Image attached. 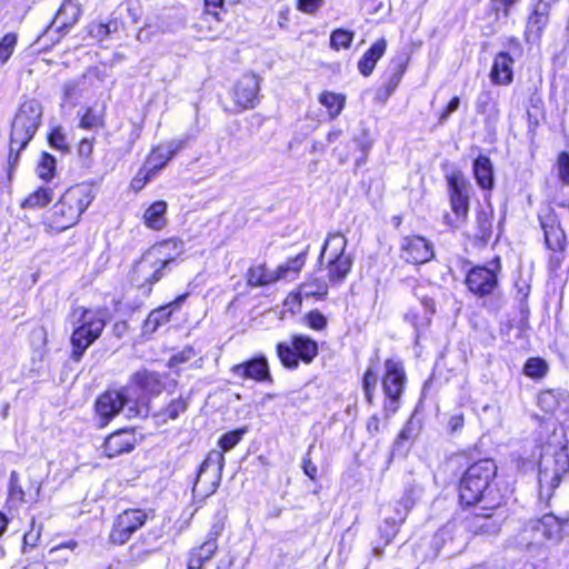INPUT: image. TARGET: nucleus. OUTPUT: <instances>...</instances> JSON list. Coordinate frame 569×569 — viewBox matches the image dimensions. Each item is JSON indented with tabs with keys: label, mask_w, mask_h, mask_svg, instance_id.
I'll use <instances>...</instances> for the list:
<instances>
[{
	"label": "nucleus",
	"mask_w": 569,
	"mask_h": 569,
	"mask_svg": "<svg viewBox=\"0 0 569 569\" xmlns=\"http://www.w3.org/2000/svg\"><path fill=\"white\" fill-rule=\"evenodd\" d=\"M93 199V189L89 184H76L68 188L52 207L47 218L48 228L56 232H62L73 227Z\"/></svg>",
	"instance_id": "obj_1"
},
{
	"label": "nucleus",
	"mask_w": 569,
	"mask_h": 569,
	"mask_svg": "<svg viewBox=\"0 0 569 569\" xmlns=\"http://www.w3.org/2000/svg\"><path fill=\"white\" fill-rule=\"evenodd\" d=\"M42 119V106L36 99L21 103L12 122L9 163L18 161L19 152L23 150L36 134Z\"/></svg>",
	"instance_id": "obj_2"
},
{
	"label": "nucleus",
	"mask_w": 569,
	"mask_h": 569,
	"mask_svg": "<svg viewBox=\"0 0 569 569\" xmlns=\"http://www.w3.org/2000/svg\"><path fill=\"white\" fill-rule=\"evenodd\" d=\"M496 475L497 466L491 459H482L469 466L459 482L460 501L471 506L487 500Z\"/></svg>",
	"instance_id": "obj_3"
},
{
	"label": "nucleus",
	"mask_w": 569,
	"mask_h": 569,
	"mask_svg": "<svg viewBox=\"0 0 569 569\" xmlns=\"http://www.w3.org/2000/svg\"><path fill=\"white\" fill-rule=\"evenodd\" d=\"M68 320L74 327L71 335V359L78 362L87 348L100 337L106 322L99 312L83 307H74Z\"/></svg>",
	"instance_id": "obj_4"
},
{
	"label": "nucleus",
	"mask_w": 569,
	"mask_h": 569,
	"mask_svg": "<svg viewBox=\"0 0 569 569\" xmlns=\"http://www.w3.org/2000/svg\"><path fill=\"white\" fill-rule=\"evenodd\" d=\"M139 399L134 397L132 386H128L122 390H108L102 393L96 401V413L100 425L106 426L109 421L126 411L128 417L137 416Z\"/></svg>",
	"instance_id": "obj_5"
},
{
	"label": "nucleus",
	"mask_w": 569,
	"mask_h": 569,
	"mask_svg": "<svg viewBox=\"0 0 569 569\" xmlns=\"http://www.w3.org/2000/svg\"><path fill=\"white\" fill-rule=\"evenodd\" d=\"M569 471V453L566 447L546 448L539 461L538 481L541 495L549 497L559 486L561 477Z\"/></svg>",
	"instance_id": "obj_6"
},
{
	"label": "nucleus",
	"mask_w": 569,
	"mask_h": 569,
	"mask_svg": "<svg viewBox=\"0 0 569 569\" xmlns=\"http://www.w3.org/2000/svg\"><path fill=\"white\" fill-rule=\"evenodd\" d=\"M347 239L341 233H329L322 246L319 261L321 262L326 254L329 256L327 264L328 279L330 282H341L350 272L353 260L346 253Z\"/></svg>",
	"instance_id": "obj_7"
},
{
	"label": "nucleus",
	"mask_w": 569,
	"mask_h": 569,
	"mask_svg": "<svg viewBox=\"0 0 569 569\" xmlns=\"http://www.w3.org/2000/svg\"><path fill=\"white\" fill-rule=\"evenodd\" d=\"M170 271L168 258L157 248H149L136 263L133 277L141 288L151 292L153 284L159 282Z\"/></svg>",
	"instance_id": "obj_8"
},
{
	"label": "nucleus",
	"mask_w": 569,
	"mask_h": 569,
	"mask_svg": "<svg viewBox=\"0 0 569 569\" xmlns=\"http://www.w3.org/2000/svg\"><path fill=\"white\" fill-rule=\"evenodd\" d=\"M406 381L407 377L402 362L393 359L386 360L382 388L386 396L385 410L387 416L398 410Z\"/></svg>",
	"instance_id": "obj_9"
},
{
	"label": "nucleus",
	"mask_w": 569,
	"mask_h": 569,
	"mask_svg": "<svg viewBox=\"0 0 569 569\" xmlns=\"http://www.w3.org/2000/svg\"><path fill=\"white\" fill-rule=\"evenodd\" d=\"M501 271L500 258L496 257L485 266L471 268L466 276L468 289L482 298L490 296L498 288V274Z\"/></svg>",
	"instance_id": "obj_10"
},
{
	"label": "nucleus",
	"mask_w": 569,
	"mask_h": 569,
	"mask_svg": "<svg viewBox=\"0 0 569 569\" xmlns=\"http://www.w3.org/2000/svg\"><path fill=\"white\" fill-rule=\"evenodd\" d=\"M561 539L562 521L552 513H547L525 527L520 542L526 543L527 548L530 549L542 543L543 540L559 542Z\"/></svg>",
	"instance_id": "obj_11"
},
{
	"label": "nucleus",
	"mask_w": 569,
	"mask_h": 569,
	"mask_svg": "<svg viewBox=\"0 0 569 569\" xmlns=\"http://www.w3.org/2000/svg\"><path fill=\"white\" fill-rule=\"evenodd\" d=\"M277 353L281 363L290 369L298 366V359L309 363L318 355V345L308 336H292L291 342H280L277 346Z\"/></svg>",
	"instance_id": "obj_12"
},
{
	"label": "nucleus",
	"mask_w": 569,
	"mask_h": 569,
	"mask_svg": "<svg viewBox=\"0 0 569 569\" xmlns=\"http://www.w3.org/2000/svg\"><path fill=\"white\" fill-rule=\"evenodd\" d=\"M307 252H301L286 263L278 266L274 271H270L264 264L252 267L248 270L247 281L249 286L262 287L271 284L280 279L288 278L290 273L297 274L306 262Z\"/></svg>",
	"instance_id": "obj_13"
},
{
	"label": "nucleus",
	"mask_w": 569,
	"mask_h": 569,
	"mask_svg": "<svg viewBox=\"0 0 569 569\" xmlns=\"http://www.w3.org/2000/svg\"><path fill=\"white\" fill-rule=\"evenodd\" d=\"M153 511H144L142 509H127L117 516L112 529L110 531V541L116 545L126 543L131 536L140 529Z\"/></svg>",
	"instance_id": "obj_14"
},
{
	"label": "nucleus",
	"mask_w": 569,
	"mask_h": 569,
	"mask_svg": "<svg viewBox=\"0 0 569 569\" xmlns=\"http://www.w3.org/2000/svg\"><path fill=\"white\" fill-rule=\"evenodd\" d=\"M451 210L456 214L453 227L458 228L467 219L469 211V182L461 174L448 177Z\"/></svg>",
	"instance_id": "obj_15"
},
{
	"label": "nucleus",
	"mask_w": 569,
	"mask_h": 569,
	"mask_svg": "<svg viewBox=\"0 0 569 569\" xmlns=\"http://www.w3.org/2000/svg\"><path fill=\"white\" fill-rule=\"evenodd\" d=\"M400 249L401 258L406 262L413 264L428 262L433 257L431 242L420 236L405 237Z\"/></svg>",
	"instance_id": "obj_16"
},
{
	"label": "nucleus",
	"mask_w": 569,
	"mask_h": 569,
	"mask_svg": "<svg viewBox=\"0 0 569 569\" xmlns=\"http://www.w3.org/2000/svg\"><path fill=\"white\" fill-rule=\"evenodd\" d=\"M503 519V515L498 512H476L466 519V528L475 535L496 536L501 529Z\"/></svg>",
	"instance_id": "obj_17"
},
{
	"label": "nucleus",
	"mask_w": 569,
	"mask_h": 569,
	"mask_svg": "<svg viewBox=\"0 0 569 569\" xmlns=\"http://www.w3.org/2000/svg\"><path fill=\"white\" fill-rule=\"evenodd\" d=\"M224 466V456L223 451L220 450H211L202 465L200 466L198 479L194 483L193 492L198 490L201 478L208 472L211 471V483L210 489L206 492V496L212 495L220 485L222 470Z\"/></svg>",
	"instance_id": "obj_18"
},
{
	"label": "nucleus",
	"mask_w": 569,
	"mask_h": 569,
	"mask_svg": "<svg viewBox=\"0 0 569 569\" xmlns=\"http://www.w3.org/2000/svg\"><path fill=\"white\" fill-rule=\"evenodd\" d=\"M231 373L237 378L257 382L272 381L268 361L263 356L232 366Z\"/></svg>",
	"instance_id": "obj_19"
},
{
	"label": "nucleus",
	"mask_w": 569,
	"mask_h": 569,
	"mask_svg": "<svg viewBox=\"0 0 569 569\" xmlns=\"http://www.w3.org/2000/svg\"><path fill=\"white\" fill-rule=\"evenodd\" d=\"M259 86L260 81L256 74H244L234 87L233 98L236 104L242 109L254 108L259 101Z\"/></svg>",
	"instance_id": "obj_20"
},
{
	"label": "nucleus",
	"mask_w": 569,
	"mask_h": 569,
	"mask_svg": "<svg viewBox=\"0 0 569 569\" xmlns=\"http://www.w3.org/2000/svg\"><path fill=\"white\" fill-rule=\"evenodd\" d=\"M476 111L483 117L485 126L495 129L500 119L498 100L491 91H481L476 100Z\"/></svg>",
	"instance_id": "obj_21"
},
{
	"label": "nucleus",
	"mask_w": 569,
	"mask_h": 569,
	"mask_svg": "<svg viewBox=\"0 0 569 569\" xmlns=\"http://www.w3.org/2000/svg\"><path fill=\"white\" fill-rule=\"evenodd\" d=\"M134 435L128 430H119L106 438L102 452L108 458L130 452L134 448Z\"/></svg>",
	"instance_id": "obj_22"
},
{
	"label": "nucleus",
	"mask_w": 569,
	"mask_h": 569,
	"mask_svg": "<svg viewBox=\"0 0 569 569\" xmlns=\"http://www.w3.org/2000/svg\"><path fill=\"white\" fill-rule=\"evenodd\" d=\"M538 406L550 415L566 413L569 411V393L565 390H545L538 396Z\"/></svg>",
	"instance_id": "obj_23"
},
{
	"label": "nucleus",
	"mask_w": 569,
	"mask_h": 569,
	"mask_svg": "<svg viewBox=\"0 0 569 569\" xmlns=\"http://www.w3.org/2000/svg\"><path fill=\"white\" fill-rule=\"evenodd\" d=\"M184 146L182 140L171 141L167 147H157L152 149L147 158L144 166L154 176L167 162L174 157Z\"/></svg>",
	"instance_id": "obj_24"
},
{
	"label": "nucleus",
	"mask_w": 569,
	"mask_h": 569,
	"mask_svg": "<svg viewBox=\"0 0 569 569\" xmlns=\"http://www.w3.org/2000/svg\"><path fill=\"white\" fill-rule=\"evenodd\" d=\"M220 532L221 526L213 525L209 532V538L202 545L190 550L189 559L191 560V563L203 566L216 555L218 550L217 537L220 535Z\"/></svg>",
	"instance_id": "obj_25"
},
{
	"label": "nucleus",
	"mask_w": 569,
	"mask_h": 569,
	"mask_svg": "<svg viewBox=\"0 0 569 569\" xmlns=\"http://www.w3.org/2000/svg\"><path fill=\"white\" fill-rule=\"evenodd\" d=\"M187 293L180 295L178 298H176L172 302L159 307L154 310H152L148 318L144 320L143 323V330L144 332L152 333L154 332L160 326L167 323L172 315V308L180 307L184 300L187 299Z\"/></svg>",
	"instance_id": "obj_26"
},
{
	"label": "nucleus",
	"mask_w": 569,
	"mask_h": 569,
	"mask_svg": "<svg viewBox=\"0 0 569 569\" xmlns=\"http://www.w3.org/2000/svg\"><path fill=\"white\" fill-rule=\"evenodd\" d=\"M418 433L419 427L412 418L409 419L393 441L391 457H405Z\"/></svg>",
	"instance_id": "obj_27"
},
{
	"label": "nucleus",
	"mask_w": 569,
	"mask_h": 569,
	"mask_svg": "<svg viewBox=\"0 0 569 569\" xmlns=\"http://www.w3.org/2000/svg\"><path fill=\"white\" fill-rule=\"evenodd\" d=\"M513 59L508 52H500L493 60L490 71L491 81L496 84H509L512 81Z\"/></svg>",
	"instance_id": "obj_28"
},
{
	"label": "nucleus",
	"mask_w": 569,
	"mask_h": 569,
	"mask_svg": "<svg viewBox=\"0 0 569 569\" xmlns=\"http://www.w3.org/2000/svg\"><path fill=\"white\" fill-rule=\"evenodd\" d=\"M81 14L80 3L76 0H64L57 12L53 23L58 30H64L77 23Z\"/></svg>",
	"instance_id": "obj_29"
},
{
	"label": "nucleus",
	"mask_w": 569,
	"mask_h": 569,
	"mask_svg": "<svg viewBox=\"0 0 569 569\" xmlns=\"http://www.w3.org/2000/svg\"><path fill=\"white\" fill-rule=\"evenodd\" d=\"M387 48L385 39L376 41L361 57L358 62L359 72L368 77L372 73L377 61L383 56Z\"/></svg>",
	"instance_id": "obj_30"
},
{
	"label": "nucleus",
	"mask_w": 569,
	"mask_h": 569,
	"mask_svg": "<svg viewBox=\"0 0 569 569\" xmlns=\"http://www.w3.org/2000/svg\"><path fill=\"white\" fill-rule=\"evenodd\" d=\"M131 386L133 387L134 391L136 388H139L152 396L159 395L163 389V383L160 376L157 372L147 370L137 372L133 377V382ZM134 397L138 399L136 395Z\"/></svg>",
	"instance_id": "obj_31"
},
{
	"label": "nucleus",
	"mask_w": 569,
	"mask_h": 569,
	"mask_svg": "<svg viewBox=\"0 0 569 569\" xmlns=\"http://www.w3.org/2000/svg\"><path fill=\"white\" fill-rule=\"evenodd\" d=\"M473 174L481 189L490 190L493 187V170L491 160L486 156H479L473 162Z\"/></svg>",
	"instance_id": "obj_32"
},
{
	"label": "nucleus",
	"mask_w": 569,
	"mask_h": 569,
	"mask_svg": "<svg viewBox=\"0 0 569 569\" xmlns=\"http://www.w3.org/2000/svg\"><path fill=\"white\" fill-rule=\"evenodd\" d=\"M167 202L158 200L153 202L143 214L144 224L153 230H161L167 224Z\"/></svg>",
	"instance_id": "obj_33"
},
{
	"label": "nucleus",
	"mask_w": 569,
	"mask_h": 569,
	"mask_svg": "<svg viewBox=\"0 0 569 569\" xmlns=\"http://www.w3.org/2000/svg\"><path fill=\"white\" fill-rule=\"evenodd\" d=\"M53 190L49 186L39 187L31 192L21 203L22 208H41L53 199Z\"/></svg>",
	"instance_id": "obj_34"
},
{
	"label": "nucleus",
	"mask_w": 569,
	"mask_h": 569,
	"mask_svg": "<svg viewBox=\"0 0 569 569\" xmlns=\"http://www.w3.org/2000/svg\"><path fill=\"white\" fill-rule=\"evenodd\" d=\"M545 231V242L548 249L552 251H562L565 249L566 236L559 226L542 223Z\"/></svg>",
	"instance_id": "obj_35"
},
{
	"label": "nucleus",
	"mask_w": 569,
	"mask_h": 569,
	"mask_svg": "<svg viewBox=\"0 0 569 569\" xmlns=\"http://www.w3.org/2000/svg\"><path fill=\"white\" fill-rule=\"evenodd\" d=\"M151 248H157L168 258V263L171 266L177 257L183 253L184 243L178 238H170L153 244Z\"/></svg>",
	"instance_id": "obj_36"
},
{
	"label": "nucleus",
	"mask_w": 569,
	"mask_h": 569,
	"mask_svg": "<svg viewBox=\"0 0 569 569\" xmlns=\"http://www.w3.org/2000/svg\"><path fill=\"white\" fill-rule=\"evenodd\" d=\"M492 219L493 211L489 208H481L477 212L476 224L478 229V237L482 241H488L492 234Z\"/></svg>",
	"instance_id": "obj_37"
},
{
	"label": "nucleus",
	"mask_w": 569,
	"mask_h": 569,
	"mask_svg": "<svg viewBox=\"0 0 569 569\" xmlns=\"http://www.w3.org/2000/svg\"><path fill=\"white\" fill-rule=\"evenodd\" d=\"M319 102L325 106L331 119L338 117L345 107V97L335 92H322Z\"/></svg>",
	"instance_id": "obj_38"
},
{
	"label": "nucleus",
	"mask_w": 569,
	"mask_h": 569,
	"mask_svg": "<svg viewBox=\"0 0 569 569\" xmlns=\"http://www.w3.org/2000/svg\"><path fill=\"white\" fill-rule=\"evenodd\" d=\"M187 401L182 398L173 399L170 403L161 409L157 415L159 422L166 423L168 420L177 419L180 413L187 410Z\"/></svg>",
	"instance_id": "obj_39"
},
{
	"label": "nucleus",
	"mask_w": 569,
	"mask_h": 569,
	"mask_svg": "<svg viewBox=\"0 0 569 569\" xmlns=\"http://www.w3.org/2000/svg\"><path fill=\"white\" fill-rule=\"evenodd\" d=\"M409 508V499L407 498L403 503V511L401 512L397 510V518H387L385 520L386 527L381 528V532L387 538L388 541H390V539H392L396 536L398 527L405 520Z\"/></svg>",
	"instance_id": "obj_40"
},
{
	"label": "nucleus",
	"mask_w": 569,
	"mask_h": 569,
	"mask_svg": "<svg viewBox=\"0 0 569 569\" xmlns=\"http://www.w3.org/2000/svg\"><path fill=\"white\" fill-rule=\"evenodd\" d=\"M300 290L306 297L323 298L328 293V284L322 279H312L305 282Z\"/></svg>",
	"instance_id": "obj_41"
},
{
	"label": "nucleus",
	"mask_w": 569,
	"mask_h": 569,
	"mask_svg": "<svg viewBox=\"0 0 569 569\" xmlns=\"http://www.w3.org/2000/svg\"><path fill=\"white\" fill-rule=\"evenodd\" d=\"M548 371L547 362L541 358H530L523 367V373L527 377L539 379L542 378Z\"/></svg>",
	"instance_id": "obj_42"
},
{
	"label": "nucleus",
	"mask_w": 569,
	"mask_h": 569,
	"mask_svg": "<svg viewBox=\"0 0 569 569\" xmlns=\"http://www.w3.org/2000/svg\"><path fill=\"white\" fill-rule=\"evenodd\" d=\"M353 36L355 34L351 31L345 29H336L331 33L330 46L335 50H340L341 48L347 49L351 46Z\"/></svg>",
	"instance_id": "obj_43"
},
{
	"label": "nucleus",
	"mask_w": 569,
	"mask_h": 569,
	"mask_svg": "<svg viewBox=\"0 0 569 569\" xmlns=\"http://www.w3.org/2000/svg\"><path fill=\"white\" fill-rule=\"evenodd\" d=\"M18 42L16 33L9 32L0 40V66H3L12 56Z\"/></svg>",
	"instance_id": "obj_44"
},
{
	"label": "nucleus",
	"mask_w": 569,
	"mask_h": 569,
	"mask_svg": "<svg viewBox=\"0 0 569 569\" xmlns=\"http://www.w3.org/2000/svg\"><path fill=\"white\" fill-rule=\"evenodd\" d=\"M548 19L549 18L543 16L541 12H532L527 23V37L535 34L537 38H539L548 23Z\"/></svg>",
	"instance_id": "obj_45"
},
{
	"label": "nucleus",
	"mask_w": 569,
	"mask_h": 569,
	"mask_svg": "<svg viewBox=\"0 0 569 569\" xmlns=\"http://www.w3.org/2000/svg\"><path fill=\"white\" fill-rule=\"evenodd\" d=\"M56 170V159L49 153H43L40 163L38 164L37 172L38 176L44 180L49 181L53 178Z\"/></svg>",
	"instance_id": "obj_46"
},
{
	"label": "nucleus",
	"mask_w": 569,
	"mask_h": 569,
	"mask_svg": "<svg viewBox=\"0 0 569 569\" xmlns=\"http://www.w3.org/2000/svg\"><path fill=\"white\" fill-rule=\"evenodd\" d=\"M246 431L247 430L242 428L224 433L219 439V446L221 448V451L226 452L234 448L240 442Z\"/></svg>",
	"instance_id": "obj_47"
},
{
	"label": "nucleus",
	"mask_w": 569,
	"mask_h": 569,
	"mask_svg": "<svg viewBox=\"0 0 569 569\" xmlns=\"http://www.w3.org/2000/svg\"><path fill=\"white\" fill-rule=\"evenodd\" d=\"M378 382V376L372 368H368L362 379L365 397L369 403H372L373 392Z\"/></svg>",
	"instance_id": "obj_48"
},
{
	"label": "nucleus",
	"mask_w": 569,
	"mask_h": 569,
	"mask_svg": "<svg viewBox=\"0 0 569 569\" xmlns=\"http://www.w3.org/2000/svg\"><path fill=\"white\" fill-rule=\"evenodd\" d=\"M102 126V113L88 108L82 114L80 120V127L83 129H96Z\"/></svg>",
	"instance_id": "obj_49"
},
{
	"label": "nucleus",
	"mask_w": 569,
	"mask_h": 569,
	"mask_svg": "<svg viewBox=\"0 0 569 569\" xmlns=\"http://www.w3.org/2000/svg\"><path fill=\"white\" fill-rule=\"evenodd\" d=\"M117 30V23L116 22H109V23H92L89 26V32L93 38H97L99 40L106 39L111 32H114Z\"/></svg>",
	"instance_id": "obj_50"
},
{
	"label": "nucleus",
	"mask_w": 569,
	"mask_h": 569,
	"mask_svg": "<svg viewBox=\"0 0 569 569\" xmlns=\"http://www.w3.org/2000/svg\"><path fill=\"white\" fill-rule=\"evenodd\" d=\"M9 496L11 499L18 501H23L26 496L22 487L20 486L19 473L14 470L10 473Z\"/></svg>",
	"instance_id": "obj_51"
},
{
	"label": "nucleus",
	"mask_w": 569,
	"mask_h": 569,
	"mask_svg": "<svg viewBox=\"0 0 569 569\" xmlns=\"http://www.w3.org/2000/svg\"><path fill=\"white\" fill-rule=\"evenodd\" d=\"M558 176L565 184H569V153L561 152L557 160Z\"/></svg>",
	"instance_id": "obj_52"
},
{
	"label": "nucleus",
	"mask_w": 569,
	"mask_h": 569,
	"mask_svg": "<svg viewBox=\"0 0 569 569\" xmlns=\"http://www.w3.org/2000/svg\"><path fill=\"white\" fill-rule=\"evenodd\" d=\"M154 177V174L147 169V167L143 164V167L138 171V173L134 176V178L131 181V187L134 190H141L148 181H150Z\"/></svg>",
	"instance_id": "obj_53"
},
{
	"label": "nucleus",
	"mask_w": 569,
	"mask_h": 569,
	"mask_svg": "<svg viewBox=\"0 0 569 569\" xmlns=\"http://www.w3.org/2000/svg\"><path fill=\"white\" fill-rule=\"evenodd\" d=\"M49 142L56 149H59V150L68 149L67 138L61 128H56L51 132V134L49 137Z\"/></svg>",
	"instance_id": "obj_54"
},
{
	"label": "nucleus",
	"mask_w": 569,
	"mask_h": 569,
	"mask_svg": "<svg viewBox=\"0 0 569 569\" xmlns=\"http://www.w3.org/2000/svg\"><path fill=\"white\" fill-rule=\"evenodd\" d=\"M325 3V0H298L297 8L303 13L313 14Z\"/></svg>",
	"instance_id": "obj_55"
},
{
	"label": "nucleus",
	"mask_w": 569,
	"mask_h": 569,
	"mask_svg": "<svg viewBox=\"0 0 569 569\" xmlns=\"http://www.w3.org/2000/svg\"><path fill=\"white\" fill-rule=\"evenodd\" d=\"M403 73H405V67L402 64H398L396 70L390 76V78L386 84L387 96H390L396 90V88L398 87V84L401 81Z\"/></svg>",
	"instance_id": "obj_56"
},
{
	"label": "nucleus",
	"mask_w": 569,
	"mask_h": 569,
	"mask_svg": "<svg viewBox=\"0 0 569 569\" xmlns=\"http://www.w3.org/2000/svg\"><path fill=\"white\" fill-rule=\"evenodd\" d=\"M307 323L315 330H322L327 326V319L321 312L311 311L307 315Z\"/></svg>",
	"instance_id": "obj_57"
},
{
	"label": "nucleus",
	"mask_w": 569,
	"mask_h": 569,
	"mask_svg": "<svg viewBox=\"0 0 569 569\" xmlns=\"http://www.w3.org/2000/svg\"><path fill=\"white\" fill-rule=\"evenodd\" d=\"M519 0H492V8L497 14H502L503 18H508L510 14L511 7Z\"/></svg>",
	"instance_id": "obj_58"
},
{
	"label": "nucleus",
	"mask_w": 569,
	"mask_h": 569,
	"mask_svg": "<svg viewBox=\"0 0 569 569\" xmlns=\"http://www.w3.org/2000/svg\"><path fill=\"white\" fill-rule=\"evenodd\" d=\"M150 553H151L150 550L144 549L141 546H137V545H132L129 549V558H130V561L133 563L144 561L150 556Z\"/></svg>",
	"instance_id": "obj_59"
},
{
	"label": "nucleus",
	"mask_w": 569,
	"mask_h": 569,
	"mask_svg": "<svg viewBox=\"0 0 569 569\" xmlns=\"http://www.w3.org/2000/svg\"><path fill=\"white\" fill-rule=\"evenodd\" d=\"M194 356H196L194 350L191 347H187L183 350H181L180 352L173 355L169 360V365H170V367H173L179 363L187 362Z\"/></svg>",
	"instance_id": "obj_60"
},
{
	"label": "nucleus",
	"mask_w": 569,
	"mask_h": 569,
	"mask_svg": "<svg viewBox=\"0 0 569 569\" xmlns=\"http://www.w3.org/2000/svg\"><path fill=\"white\" fill-rule=\"evenodd\" d=\"M459 104H460V99L459 97H453L448 106L446 107V109L440 113L439 116V123H445L448 118L450 117V114L452 112H455L458 108H459Z\"/></svg>",
	"instance_id": "obj_61"
},
{
	"label": "nucleus",
	"mask_w": 569,
	"mask_h": 569,
	"mask_svg": "<svg viewBox=\"0 0 569 569\" xmlns=\"http://www.w3.org/2000/svg\"><path fill=\"white\" fill-rule=\"evenodd\" d=\"M302 469L306 476H308L311 480L317 478L318 468L309 457V452L303 457Z\"/></svg>",
	"instance_id": "obj_62"
},
{
	"label": "nucleus",
	"mask_w": 569,
	"mask_h": 569,
	"mask_svg": "<svg viewBox=\"0 0 569 569\" xmlns=\"http://www.w3.org/2000/svg\"><path fill=\"white\" fill-rule=\"evenodd\" d=\"M40 533H41V528H38L37 530H34V521L32 520V528L28 532H26L23 536L24 546L34 547L37 541L40 538Z\"/></svg>",
	"instance_id": "obj_63"
},
{
	"label": "nucleus",
	"mask_w": 569,
	"mask_h": 569,
	"mask_svg": "<svg viewBox=\"0 0 569 569\" xmlns=\"http://www.w3.org/2000/svg\"><path fill=\"white\" fill-rule=\"evenodd\" d=\"M463 422H465V419L461 413L451 416L448 421V428H449L450 432L455 433V432L461 430L463 427Z\"/></svg>",
	"instance_id": "obj_64"
}]
</instances>
